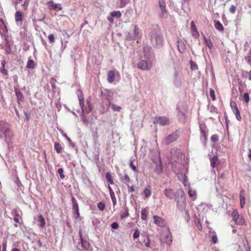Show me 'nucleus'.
I'll return each instance as SVG.
<instances>
[{
	"mask_svg": "<svg viewBox=\"0 0 251 251\" xmlns=\"http://www.w3.org/2000/svg\"><path fill=\"white\" fill-rule=\"evenodd\" d=\"M159 5L160 10L166 8V4L164 0H159Z\"/></svg>",
	"mask_w": 251,
	"mask_h": 251,
	"instance_id": "nucleus-44",
	"label": "nucleus"
},
{
	"mask_svg": "<svg viewBox=\"0 0 251 251\" xmlns=\"http://www.w3.org/2000/svg\"><path fill=\"white\" fill-rule=\"evenodd\" d=\"M38 221L39 222V226L41 227H44L45 226L46 222L42 215H40L39 216Z\"/></svg>",
	"mask_w": 251,
	"mask_h": 251,
	"instance_id": "nucleus-28",
	"label": "nucleus"
},
{
	"mask_svg": "<svg viewBox=\"0 0 251 251\" xmlns=\"http://www.w3.org/2000/svg\"><path fill=\"white\" fill-rule=\"evenodd\" d=\"M232 111L235 115L236 118L237 119V120L240 121L242 120V118L240 115V113L239 112L238 108L234 109L232 110Z\"/></svg>",
	"mask_w": 251,
	"mask_h": 251,
	"instance_id": "nucleus-30",
	"label": "nucleus"
},
{
	"mask_svg": "<svg viewBox=\"0 0 251 251\" xmlns=\"http://www.w3.org/2000/svg\"><path fill=\"white\" fill-rule=\"evenodd\" d=\"M245 60L248 63L251 62V55L245 57Z\"/></svg>",
	"mask_w": 251,
	"mask_h": 251,
	"instance_id": "nucleus-64",
	"label": "nucleus"
},
{
	"mask_svg": "<svg viewBox=\"0 0 251 251\" xmlns=\"http://www.w3.org/2000/svg\"><path fill=\"white\" fill-rule=\"evenodd\" d=\"M209 93H210V96L212 100H215V95L214 90L213 89L210 88V90H209Z\"/></svg>",
	"mask_w": 251,
	"mask_h": 251,
	"instance_id": "nucleus-47",
	"label": "nucleus"
},
{
	"mask_svg": "<svg viewBox=\"0 0 251 251\" xmlns=\"http://www.w3.org/2000/svg\"><path fill=\"white\" fill-rule=\"evenodd\" d=\"M211 140L213 142H216L218 141V136L217 135H213L211 137Z\"/></svg>",
	"mask_w": 251,
	"mask_h": 251,
	"instance_id": "nucleus-54",
	"label": "nucleus"
},
{
	"mask_svg": "<svg viewBox=\"0 0 251 251\" xmlns=\"http://www.w3.org/2000/svg\"><path fill=\"white\" fill-rule=\"evenodd\" d=\"M243 98L246 102H248L250 100L249 95L248 93H245L243 95Z\"/></svg>",
	"mask_w": 251,
	"mask_h": 251,
	"instance_id": "nucleus-53",
	"label": "nucleus"
},
{
	"mask_svg": "<svg viewBox=\"0 0 251 251\" xmlns=\"http://www.w3.org/2000/svg\"><path fill=\"white\" fill-rule=\"evenodd\" d=\"M48 7L49 9L56 10L57 9L61 10L62 7L60 4H56L52 1H50L47 2Z\"/></svg>",
	"mask_w": 251,
	"mask_h": 251,
	"instance_id": "nucleus-15",
	"label": "nucleus"
},
{
	"mask_svg": "<svg viewBox=\"0 0 251 251\" xmlns=\"http://www.w3.org/2000/svg\"><path fill=\"white\" fill-rule=\"evenodd\" d=\"M191 67L192 70H197L198 69L197 65L193 61H191Z\"/></svg>",
	"mask_w": 251,
	"mask_h": 251,
	"instance_id": "nucleus-55",
	"label": "nucleus"
},
{
	"mask_svg": "<svg viewBox=\"0 0 251 251\" xmlns=\"http://www.w3.org/2000/svg\"><path fill=\"white\" fill-rule=\"evenodd\" d=\"M129 166L132 169V170L134 171H135L136 170V166L133 164V161H131L129 163Z\"/></svg>",
	"mask_w": 251,
	"mask_h": 251,
	"instance_id": "nucleus-61",
	"label": "nucleus"
},
{
	"mask_svg": "<svg viewBox=\"0 0 251 251\" xmlns=\"http://www.w3.org/2000/svg\"><path fill=\"white\" fill-rule=\"evenodd\" d=\"M153 123L161 126H167L170 123L169 119L165 116H156L154 118Z\"/></svg>",
	"mask_w": 251,
	"mask_h": 251,
	"instance_id": "nucleus-7",
	"label": "nucleus"
},
{
	"mask_svg": "<svg viewBox=\"0 0 251 251\" xmlns=\"http://www.w3.org/2000/svg\"><path fill=\"white\" fill-rule=\"evenodd\" d=\"M148 213V208H142L141 210V219L143 221L147 220V214Z\"/></svg>",
	"mask_w": 251,
	"mask_h": 251,
	"instance_id": "nucleus-21",
	"label": "nucleus"
},
{
	"mask_svg": "<svg viewBox=\"0 0 251 251\" xmlns=\"http://www.w3.org/2000/svg\"><path fill=\"white\" fill-rule=\"evenodd\" d=\"M48 39L50 42V43H52L54 42V37L53 34H51L49 35Z\"/></svg>",
	"mask_w": 251,
	"mask_h": 251,
	"instance_id": "nucleus-56",
	"label": "nucleus"
},
{
	"mask_svg": "<svg viewBox=\"0 0 251 251\" xmlns=\"http://www.w3.org/2000/svg\"><path fill=\"white\" fill-rule=\"evenodd\" d=\"M151 42L152 45L156 48H160L163 43L162 35L156 31H152L151 35Z\"/></svg>",
	"mask_w": 251,
	"mask_h": 251,
	"instance_id": "nucleus-3",
	"label": "nucleus"
},
{
	"mask_svg": "<svg viewBox=\"0 0 251 251\" xmlns=\"http://www.w3.org/2000/svg\"><path fill=\"white\" fill-rule=\"evenodd\" d=\"M210 162L211 166L213 168H215L219 164L218 157L217 156H214L211 159Z\"/></svg>",
	"mask_w": 251,
	"mask_h": 251,
	"instance_id": "nucleus-22",
	"label": "nucleus"
},
{
	"mask_svg": "<svg viewBox=\"0 0 251 251\" xmlns=\"http://www.w3.org/2000/svg\"><path fill=\"white\" fill-rule=\"evenodd\" d=\"M81 245H82V247L85 249H87L88 248V243L86 241H83L81 239Z\"/></svg>",
	"mask_w": 251,
	"mask_h": 251,
	"instance_id": "nucleus-50",
	"label": "nucleus"
},
{
	"mask_svg": "<svg viewBox=\"0 0 251 251\" xmlns=\"http://www.w3.org/2000/svg\"><path fill=\"white\" fill-rule=\"evenodd\" d=\"M191 30H192V33L193 36L194 37H199V32L197 31L196 26L195 25V23L193 21H191Z\"/></svg>",
	"mask_w": 251,
	"mask_h": 251,
	"instance_id": "nucleus-19",
	"label": "nucleus"
},
{
	"mask_svg": "<svg viewBox=\"0 0 251 251\" xmlns=\"http://www.w3.org/2000/svg\"><path fill=\"white\" fill-rule=\"evenodd\" d=\"M30 0H25L24 4H23V7L25 10H26L27 8V7L29 5Z\"/></svg>",
	"mask_w": 251,
	"mask_h": 251,
	"instance_id": "nucleus-57",
	"label": "nucleus"
},
{
	"mask_svg": "<svg viewBox=\"0 0 251 251\" xmlns=\"http://www.w3.org/2000/svg\"><path fill=\"white\" fill-rule=\"evenodd\" d=\"M194 222L195 223V225H196V227H197L198 229L199 230H201L202 226H201V225L200 223V220L197 218V217L196 216H195V217L194 218Z\"/></svg>",
	"mask_w": 251,
	"mask_h": 251,
	"instance_id": "nucleus-27",
	"label": "nucleus"
},
{
	"mask_svg": "<svg viewBox=\"0 0 251 251\" xmlns=\"http://www.w3.org/2000/svg\"><path fill=\"white\" fill-rule=\"evenodd\" d=\"M161 242L170 245L172 243L171 233L169 229L164 230L163 231V236L161 239Z\"/></svg>",
	"mask_w": 251,
	"mask_h": 251,
	"instance_id": "nucleus-8",
	"label": "nucleus"
},
{
	"mask_svg": "<svg viewBox=\"0 0 251 251\" xmlns=\"http://www.w3.org/2000/svg\"><path fill=\"white\" fill-rule=\"evenodd\" d=\"M172 80L174 85L176 87H180L183 83L182 76L177 70H175Z\"/></svg>",
	"mask_w": 251,
	"mask_h": 251,
	"instance_id": "nucleus-6",
	"label": "nucleus"
},
{
	"mask_svg": "<svg viewBox=\"0 0 251 251\" xmlns=\"http://www.w3.org/2000/svg\"><path fill=\"white\" fill-rule=\"evenodd\" d=\"M115 79V74L113 71H110L108 74L107 80L109 83H112Z\"/></svg>",
	"mask_w": 251,
	"mask_h": 251,
	"instance_id": "nucleus-24",
	"label": "nucleus"
},
{
	"mask_svg": "<svg viewBox=\"0 0 251 251\" xmlns=\"http://www.w3.org/2000/svg\"><path fill=\"white\" fill-rule=\"evenodd\" d=\"M232 215L233 217V220L237 224L239 225H243L244 224L245 222L243 219L242 216L239 215L236 210H234L232 212Z\"/></svg>",
	"mask_w": 251,
	"mask_h": 251,
	"instance_id": "nucleus-10",
	"label": "nucleus"
},
{
	"mask_svg": "<svg viewBox=\"0 0 251 251\" xmlns=\"http://www.w3.org/2000/svg\"><path fill=\"white\" fill-rule=\"evenodd\" d=\"M143 243H144L145 244V246L147 247V248H151V241H150V239L149 237V236H147V239L144 240L143 241Z\"/></svg>",
	"mask_w": 251,
	"mask_h": 251,
	"instance_id": "nucleus-33",
	"label": "nucleus"
},
{
	"mask_svg": "<svg viewBox=\"0 0 251 251\" xmlns=\"http://www.w3.org/2000/svg\"><path fill=\"white\" fill-rule=\"evenodd\" d=\"M178 49L179 51L183 53L185 51L184 45L182 43H179L178 45Z\"/></svg>",
	"mask_w": 251,
	"mask_h": 251,
	"instance_id": "nucleus-41",
	"label": "nucleus"
},
{
	"mask_svg": "<svg viewBox=\"0 0 251 251\" xmlns=\"http://www.w3.org/2000/svg\"><path fill=\"white\" fill-rule=\"evenodd\" d=\"M164 192V195L169 199L172 200L175 196L174 191L171 189H166Z\"/></svg>",
	"mask_w": 251,
	"mask_h": 251,
	"instance_id": "nucleus-17",
	"label": "nucleus"
},
{
	"mask_svg": "<svg viewBox=\"0 0 251 251\" xmlns=\"http://www.w3.org/2000/svg\"><path fill=\"white\" fill-rule=\"evenodd\" d=\"M140 232L139 229H136L135 230L134 232L133 235V237L134 239L138 238L140 236Z\"/></svg>",
	"mask_w": 251,
	"mask_h": 251,
	"instance_id": "nucleus-48",
	"label": "nucleus"
},
{
	"mask_svg": "<svg viewBox=\"0 0 251 251\" xmlns=\"http://www.w3.org/2000/svg\"><path fill=\"white\" fill-rule=\"evenodd\" d=\"M201 135L204 138V140H206V136L207 135L208 129L204 124H201L200 126Z\"/></svg>",
	"mask_w": 251,
	"mask_h": 251,
	"instance_id": "nucleus-16",
	"label": "nucleus"
},
{
	"mask_svg": "<svg viewBox=\"0 0 251 251\" xmlns=\"http://www.w3.org/2000/svg\"><path fill=\"white\" fill-rule=\"evenodd\" d=\"M176 201L178 209L180 211L184 210L186 208L187 202L185 195L182 189H178L176 190Z\"/></svg>",
	"mask_w": 251,
	"mask_h": 251,
	"instance_id": "nucleus-2",
	"label": "nucleus"
},
{
	"mask_svg": "<svg viewBox=\"0 0 251 251\" xmlns=\"http://www.w3.org/2000/svg\"><path fill=\"white\" fill-rule=\"evenodd\" d=\"M72 203H73V210L74 211H75V210H77L78 209H79L78 205L77 204L76 201L75 200V199L74 197H72Z\"/></svg>",
	"mask_w": 251,
	"mask_h": 251,
	"instance_id": "nucleus-31",
	"label": "nucleus"
},
{
	"mask_svg": "<svg viewBox=\"0 0 251 251\" xmlns=\"http://www.w3.org/2000/svg\"><path fill=\"white\" fill-rule=\"evenodd\" d=\"M7 242L6 241L2 243V251H6Z\"/></svg>",
	"mask_w": 251,
	"mask_h": 251,
	"instance_id": "nucleus-63",
	"label": "nucleus"
},
{
	"mask_svg": "<svg viewBox=\"0 0 251 251\" xmlns=\"http://www.w3.org/2000/svg\"><path fill=\"white\" fill-rule=\"evenodd\" d=\"M111 16L112 17H117L119 18L121 17L122 16V14L120 11H113L111 13Z\"/></svg>",
	"mask_w": 251,
	"mask_h": 251,
	"instance_id": "nucleus-37",
	"label": "nucleus"
},
{
	"mask_svg": "<svg viewBox=\"0 0 251 251\" xmlns=\"http://www.w3.org/2000/svg\"><path fill=\"white\" fill-rule=\"evenodd\" d=\"M111 106L112 110L114 111H120V110L121 109V107L117 106L114 104H112Z\"/></svg>",
	"mask_w": 251,
	"mask_h": 251,
	"instance_id": "nucleus-46",
	"label": "nucleus"
},
{
	"mask_svg": "<svg viewBox=\"0 0 251 251\" xmlns=\"http://www.w3.org/2000/svg\"><path fill=\"white\" fill-rule=\"evenodd\" d=\"M111 226L113 229H116L118 228L119 225L116 222H114L111 225Z\"/></svg>",
	"mask_w": 251,
	"mask_h": 251,
	"instance_id": "nucleus-59",
	"label": "nucleus"
},
{
	"mask_svg": "<svg viewBox=\"0 0 251 251\" xmlns=\"http://www.w3.org/2000/svg\"><path fill=\"white\" fill-rule=\"evenodd\" d=\"M130 1L129 0H120V7H124Z\"/></svg>",
	"mask_w": 251,
	"mask_h": 251,
	"instance_id": "nucleus-42",
	"label": "nucleus"
},
{
	"mask_svg": "<svg viewBox=\"0 0 251 251\" xmlns=\"http://www.w3.org/2000/svg\"><path fill=\"white\" fill-rule=\"evenodd\" d=\"M230 105L232 110L238 108L236 103L234 101H231L230 102Z\"/></svg>",
	"mask_w": 251,
	"mask_h": 251,
	"instance_id": "nucleus-52",
	"label": "nucleus"
},
{
	"mask_svg": "<svg viewBox=\"0 0 251 251\" xmlns=\"http://www.w3.org/2000/svg\"><path fill=\"white\" fill-rule=\"evenodd\" d=\"M236 7L234 5H231L230 8H229V12L232 13L234 14L236 11Z\"/></svg>",
	"mask_w": 251,
	"mask_h": 251,
	"instance_id": "nucleus-58",
	"label": "nucleus"
},
{
	"mask_svg": "<svg viewBox=\"0 0 251 251\" xmlns=\"http://www.w3.org/2000/svg\"><path fill=\"white\" fill-rule=\"evenodd\" d=\"M208 208V206L205 203H201V204H200L198 207V209L199 211L201 210H203L205 209H206V210H207Z\"/></svg>",
	"mask_w": 251,
	"mask_h": 251,
	"instance_id": "nucleus-40",
	"label": "nucleus"
},
{
	"mask_svg": "<svg viewBox=\"0 0 251 251\" xmlns=\"http://www.w3.org/2000/svg\"><path fill=\"white\" fill-rule=\"evenodd\" d=\"M215 28L219 30L222 31L223 30V26L220 22H217L215 25Z\"/></svg>",
	"mask_w": 251,
	"mask_h": 251,
	"instance_id": "nucleus-38",
	"label": "nucleus"
},
{
	"mask_svg": "<svg viewBox=\"0 0 251 251\" xmlns=\"http://www.w3.org/2000/svg\"><path fill=\"white\" fill-rule=\"evenodd\" d=\"M74 216L75 218H78L79 217V209L77 210L74 211Z\"/></svg>",
	"mask_w": 251,
	"mask_h": 251,
	"instance_id": "nucleus-62",
	"label": "nucleus"
},
{
	"mask_svg": "<svg viewBox=\"0 0 251 251\" xmlns=\"http://www.w3.org/2000/svg\"><path fill=\"white\" fill-rule=\"evenodd\" d=\"M178 111L177 116L180 120H184L185 117V114L186 111V107L184 106L178 105L177 107Z\"/></svg>",
	"mask_w": 251,
	"mask_h": 251,
	"instance_id": "nucleus-12",
	"label": "nucleus"
},
{
	"mask_svg": "<svg viewBox=\"0 0 251 251\" xmlns=\"http://www.w3.org/2000/svg\"><path fill=\"white\" fill-rule=\"evenodd\" d=\"M141 37V33L136 25H134L132 33L127 32L126 33L125 38L127 40H136L139 39Z\"/></svg>",
	"mask_w": 251,
	"mask_h": 251,
	"instance_id": "nucleus-4",
	"label": "nucleus"
},
{
	"mask_svg": "<svg viewBox=\"0 0 251 251\" xmlns=\"http://www.w3.org/2000/svg\"><path fill=\"white\" fill-rule=\"evenodd\" d=\"M77 95L79 100L80 107L82 109V113L85 114L84 111H85V108L84 107V100L82 91L80 90H78L77 91Z\"/></svg>",
	"mask_w": 251,
	"mask_h": 251,
	"instance_id": "nucleus-11",
	"label": "nucleus"
},
{
	"mask_svg": "<svg viewBox=\"0 0 251 251\" xmlns=\"http://www.w3.org/2000/svg\"><path fill=\"white\" fill-rule=\"evenodd\" d=\"M188 195L190 197L194 198V199H195L196 196V191L194 190L190 189L188 191Z\"/></svg>",
	"mask_w": 251,
	"mask_h": 251,
	"instance_id": "nucleus-35",
	"label": "nucleus"
},
{
	"mask_svg": "<svg viewBox=\"0 0 251 251\" xmlns=\"http://www.w3.org/2000/svg\"><path fill=\"white\" fill-rule=\"evenodd\" d=\"M147 60L142 59L138 62V68L143 71H149L152 67V58H146Z\"/></svg>",
	"mask_w": 251,
	"mask_h": 251,
	"instance_id": "nucleus-5",
	"label": "nucleus"
},
{
	"mask_svg": "<svg viewBox=\"0 0 251 251\" xmlns=\"http://www.w3.org/2000/svg\"><path fill=\"white\" fill-rule=\"evenodd\" d=\"M153 223L160 227H163L166 225L165 220L161 217L154 215L153 216Z\"/></svg>",
	"mask_w": 251,
	"mask_h": 251,
	"instance_id": "nucleus-13",
	"label": "nucleus"
},
{
	"mask_svg": "<svg viewBox=\"0 0 251 251\" xmlns=\"http://www.w3.org/2000/svg\"><path fill=\"white\" fill-rule=\"evenodd\" d=\"M143 53L145 58H152L153 57L151 49L148 46H145L144 47Z\"/></svg>",
	"mask_w": 251,
	"mask_h": 251,
	"instance_id": "nucleus-14",
	"label": "nucleus"
},
{
	"mask_svg": "<svg viewBox=\"0 0 251 251\" xmlns=\"http://www.w3.org/2000/svg\"><path fill=\"white\" fill-rule=\"evenodd\" d=\"M90 100H91L90 98H88L86 100V104L88 105V107L85 108V111H84L85 114H88L92 110V107L91 104L90 103Z\"/></svg>",
	"mask_w": 251,
	"mask_h": 251,
	"instance_id": "nucleus-23",
	"label": "nucleus"
},
{
	"mask_svg": "<svg viewBox=\"0 0 251 251\" xmlns=\"http://www.w3.org/2000/svg\"><path fill=\"white\" fill-rule=\"evenodd\" d=\"M97 206H98V208L100 211H103L105 207V204L102 202H98Z\"/></svg>",
	"mask_w": 251,
	"mask_h": 251,
	"instance_id": "nucleus-45",
	"label": "nucleus"
},
{
	"mask_svg": "<svg viewBox=\"0 0 251 251\" xmlns=\"http://www.w3.org/2000/svg\"><path fill=\"white\" fill-rule=\"evenodd\" d=\"M240 205L242 208H243L245 204V197H240Z\"/></svg>",
	"mask_w": 251,
	"mask_h": 251,
	"instance_id": "nucleus-51",
	"label": "nucleus"
},
{
	"mask_svg": "<svg viewBox=\"0 0 251 251\" xmlns=\"http://www.w3.org/2000/svg\"><path fill=\"white\" fill-rule=\"evenodd\" d=\"M6 64V61L3 59L1 61V68H0V72L3 75H7L8 72L5 69V66Z\"/></svg>",
	"mask_w": 251,
	"mask_h": 251,
	"instance_id": "nucleus-20",
	"label": "nucleus"
},
{
	"mask_svg": "<svg viewBox=\"0 0 251 251\" xmlns=\"http://www.w3.org/2000/svg\"><path fill=\"white\" fill-rule=\"evenodd\" d=\"M143 194L144 195L145 198H148L151 197V187L150 185H148L144 188Z\"/></svg>",
	"mask_w": 251,
	"mask_h": 251,
	"instance_id": "nucleus-18",
	"label": "nucleus"
},
{
	"mask_svg": "<svg viewBox=\"0 0 251 251\" xmlns=\"http://www.w3.org/2000/svg\"><path fill=\"white\" fill-rule=\"evenodd\" d=\"M35 67V63L33 60L29 59L26 64V68L28 69H33Z\"/></svg>",
	"mask_w": 251,
	"mask_h": 251,
	"instance_id": "nucleus-32",
	"label": "nucleus"
},
{
	"mask_svg": "<svg viewBox=\"0 0 251 251\" xmlns=\"http://www.w3.org/2000/svg\"><path fill=\"white\" fill-rule=\"evenodd\" d=\"M204 39L207 46L209 48V49H211L213 47V44L211 41L210 39H207L205 37H204Z\"/></svg>",
	"mask_w": 251,
	"mask_h": 251,
	"instance_id": "nucleus-36",
	"label": "nucleus"
},
{
	"mask_svg": "<svg viewBox=\"0 0 251 251\" xmlns=\"http://www.w3.org/2000/svg\"><path fill=\"white\" fill-rule=\"evenodd\" d=\"M168 16V13L166 10V8L161 10L160 16L163 18H166Z\"/></svg>",
	"mask_w": 251,
	"mask_h": 251,
	"instance_id": "nucleus-39",
	"label": "nucleus"
},
{
	"mask_svg": "<svg viewBox=\"0 0 251 251\" xmlns=\"http://www.w3.org/2000/svg\"><path fill=\"white\" fill-rule=\"evenodd\" d=\"M54 149H55V151H56L57 153H60L62 152V147H61V145L58 142L55 143Z\"/></svg>",
	"mask_w": 251,
	"mask_h": 251,
	"instance_id": "nucleus-29",
	"label": "nucleus"
},
{
	"mask_svg": "<svg viewBox=\"0 0 251 251\" xmlns=\"http://www.w3.org/2000/svg\"><path fill=\"white\" fill-rule=\"evenodd\" d=\"M63 136L66 139V140L68 141L70 146H71L73 148L75 147V144L72 142L70 138L66 135L65 133L63 134Z\"/></svg>",
	"mask_w": 251,
	"mask_h": 251,
	"instance_id": "nucleus-34",
	"label": "nucleus"
},
{
	"mask_svg": "<svg viewBox=\"0 0 251 251\" xmlns=\"http://www.w3.org/2000/svg\"><path fill=\"white\" fill-rule=\"evenodd\" d=\"M179 135L177 131H175L167 136L164 140V143L168 145L176 141Z\"/></svg>",
	"mask_w": 251,
	"mask_h": 251,
	"instance_id": "nucleus-9",
	"label": "nucleus"
},
{
	"mask_svg": "<svg viewBox=\"0 0 251 251\" xmlns=\"http://www.w3.org/2000/svg\"><path fill=\"white\" fill-rule=\"evenodd\" d=\"M106 178L110 184H112L113 183V180L111 178L110 174L109 173H106Z\"/></svg>",
	"mask_w": 251,
	"mask_h": 251,
	"instance_id": "nucleus-49",
	"label": "nucleus"
},
{
	"mask_svg": "<svg viewBox=\"0 0 251 251\" xmlns=\"http://www.w3.org/2000/svg\"><path fill=\"white\" fill-rule=\"evenodd\" d=\"M64 170L62 168H59L57 170V173L59 175V176L61 179L65 178V175L63 174Z\"/></svg>",
	"mask_w": 251,
	"mask_h": 251,
	"instance_id": "nucleus-43",
	"label": "nucleus"
},
{
	"mask_svg": "<svg viewBox=\"0 0 251 251\" xmlns=\"http://www.w3.org/2000/svg\"><path fill=\"white\" fill-rule=\"evenodd\" d=\"M212 240L214 244H216L217 243L218 239H217V237L216 235L214 234L212 235Z\"/></svg>",
	"mask_w": 251,
	"mask_h": 251,
	"instance_id": "nucleus-60",
	"label": "nucleus"
},
{
	"mask_svg": "<svg viewBox=\"0 0 251 251\" xmlns=\"http://www.w3.org/2000/svg\"><path fill=\"white\" fill-rule=\"evenodd\" d=\"M13 136L9 124L4 121H0V139L4 138L7 142Z\"/></svg>",
	"mask_w": 251,
	"mask_h": 251,
	"instance_id": "nucleus-1",
	"label": "nucleus"
},
{
	"mask_svg": "<svg viewBox=\"0 0 251 251\" xmlns=\"http://www.w3.org/2000/svg\"><path fill=\"white\" fill-rule=\"evenodd\" d=\"M108 189L109 190L110 195L113 204L114 205L116 203V199L115 198L114 193L110 186H108Z\"/></svg>",
	"mask_w": 251,
	"mask_h": 251,
	"instance_id": "nucleus-26",
	"label": "nucleus"
},
{
	"mask_svg": "<svg viewBox=\"0 0 251 251\" xmlns=\"http://www.w3.org/2000/svg\"><path fill=\"white\" fill-rule=\"evenodd\" d=\"M23 21L22 14L19 11H17L15 13V21L16 23H18L19 22H22Z\"/></svg>",
	"mask_w": 251,
	"mask_h": 251,
	"instance_id": "nucleus-25",
	"label": "nucleus"
}]
</instances>
